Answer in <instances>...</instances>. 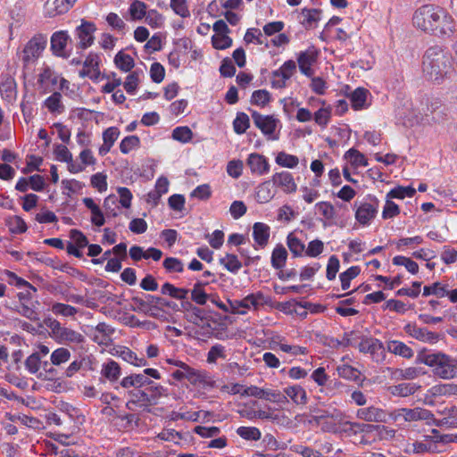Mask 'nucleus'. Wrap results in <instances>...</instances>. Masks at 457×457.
<instances>
[{
  "mask_svg": "<svg viewBox=\"0 0 457 457\" xmlns=\"http://www.w3.org/2000/svg\"><path fill=\"white\" fill-rule=\"evenodd\" d=\"M270 303V298L266 296L262 292L246 295L242 300L228 301L230 306V312L234 314H245L247 310H258L261 306L268 305Z\"/></svg>",
  "mask_w": 457,
  "mask_h": 457,
  "instance_id": "5",
  "label": "nucleus"
},
{
  "mask_svg": "<svg viewBox=\"0 0 457 457\" xmlns=\"http://www.w3.org/2000/svg\"><path fill=\"white\" fill-rule=\"evenodd\" d=\"M126 395L129 398L126 403L127 409L133 410L134 407H138L149 410L151 406L158 404L162 397L168 395V389L154 382L144 387L127 391Z\"/></svg>",
  "mask_w": 457,
  "mask_h": 457,
  "instance_id": "2",
  "label": "nucleus"
},
{
  "mask_svg": "<svg viewBox=\"0 0 457 457\" xmlns=\"http://www.w3.org/2000/svg\"><path fill=\"white\" fill-rule=\"evenodd\" d=\"M337 373L341 378L353 381L358 380L360 377V371L347 364L338 366Z\"/></svg>",
  "mask_w": 457,
  "mask_h": 457,
  "instance_id": "59",
  "label": "nucleus"
},
{
  "mask_svg": "<svg viewBox=\"0 0 457 457\" xmlns=\"http://www.w3.org/2000/svg\"><path fill=\"white\" fill-rule=\"evenodd\" d=\"M118 199L115 195H112L107 196L104 201V208L108 217H116L119 214V206L117 205Z\"/></svg>",
  "mask_w": 457,
  "mask_h": 457,
  "instance_id": "64",
  "label": "nucleus"
},
{
  "mask_svg": "<svg viewBox=\"0 0 457 457\" xmlns=\"http://www.w3.org/2000/svg\"><path fill=\"white\" fill-rule=\"evenodd\" d=\"M145 21L153 29H160L164 24V17L155 9L147 11Z\"/></svg>",
  "mask_w": 457,
  "mask_h": 457,
  "instance_id": "51",
  "label": "nucleus"
},
{
  "mask_svg": "<svg viewBox=\"0 0 457 457\" xmlns=\"http://www.w3.org/2000/svg\"><path fill=\"white\" fill-rule=\"evenodd\" d=\"M112 81H110V76H107V81L104 86H138L145 78V71L142 69H136L127 76L124 83H122L120 78L117 79L114 73H112Z\"/></svg>",
  "mask_w": 457,
  "mask_h": 457,
  "instance_id": "23",
  "label": "nucleus"
},
{
  "mask_svg": "<svg viewBox=\"0 0 457 457\" xmlns=\"http://www.w3.org/2000/svg\"><path fill=\"white\" fill-rule=\"evenodd\" d=\"M171 137L176 141L187 144L192 140L193 132L187 126L177 127L172 130Z\"/></svg>",
  "mask_w": 457,
  "mask_h": 457,
  "instance_id": "48",
  "label": "nucleus"
},
{
  "mask_svg": "<svg viewBox=\"0 0 457 457\" xmlns=\"http://www.w3.org/2000/svg\"><path fill=\"white\" fill-rule=\"evenodd\" d=\"M100 56L96 53H89L83 62V68L79 71V76L82 78L88 77L94 83L100 82L108 75L101 74L99 70Z\"/></svg>",
  "mask_w": 457,
  "mask_h": 457,
  "instance_id": "12",
  "label": "nucleus"
},
{
  "mask_svg": "<svg viewBox=\"0 0 457 457\" xmlns=\"http://www.w3.org/2000/svg\"><path fill=\"white\" fill-rule=\"evenodd\" d=\"M272 180H266L261 183L255 191V198L259 204L269 203L275 195Z\"/></svg>",
  "mask_w": 457,
  "mask_h": 457,
  "instance_id": "30",
  "label": "nucleus"
},
{
  "mask_svg": "<svg viewBox=\"0 0 457 457\" xmlns=\"http://www.w3.org/2000/svg\"><path fill=\"white\" fill-rule=\"evenodd\" d=\"M118 355L125 361L137 367H144L147 361L144 357H138L133 351L128 347H122L118 351Z\"/></svg>",
  "mask_w": 457,
  "mask_h": 457,
  "instance_id": "38",
  "label": "nucleus"
},
{
  "mask_svg": "<svg viewBox=\"0 0 457 457\" xmlns=\"http://www.w3.org/2000/svg\"><path fill=\"white\" fill-rule=\"evenodd\" d=\"M37 83L40 86H65L68 80L49 66L45 65L37 74Z\"/></svg>",
  "mask_w": 457,
  "mask_h": 457,
  "instance_id": "19",
  "label": "nucleus"
},
{
  "mask_svg": "<svg viewBox=\"0 0 457 457\" xmlns=\"http://www.w3.org/2000/svg\"><path fill=\"white\" fill-rule=\"evenodd\" d=\"M283 394L286 395V398L289 397L297 405H305L308 402L305 389L299 385L285 387Z\"/></svg>",
  "mask_w": 457,
  "mask_h": 457,
  "instance_id": "29",
  "label": "nucleus"
},
{
  "mask_svg": "<svg viewBox=\"0 0 457 457\" xmlns=\"http://www.w3.org/2000/svg\"><path fill=\"white\" fill-rule=\"evenodd\" d=\"M215 282V278L212 281L197 280L191 290V300L196 304L204 305L209 299V295L204 291V287Z\"/></svg>",
  "mask_w": 457,
  "mask_h": 457,
  "instance_id": "27",
  "label": "nucleus"
},
{
  "mask_svg": "<svg viewBox=\"0 0 457 457\" xmlns=\"http://www.w3.org/2000/svg\"><path fill=\"white\" fill-rule=\"evenodd\" d=\"M162 266L168 273H182L184 271L183 262L176 257L165 258Z\"/></svg>",
  "mask_w": 457,
  "mask_h": 457,
  "instance_id": "49",
  "label": "nucleus"
},
{
  "mask_svg": "<svg viewBox=\"0 0 457 457\" xmlns=\"http://www.w3.org/2000/svg\"><path fill=\"white\" fill-rule=\"evenodd\" d=\"M387 351L405 359H411L414 355L413 350L402 341L391 340L386 345Z\"/></svg>",
  "mask_w": 457,
  "mask_h": 457,
  "instance_id": "32",
  "label": "nucleus"
},
{
  "mask_svg": "<svg viewBox=\"0 0 457 457\" xmlns=\"http://www.w3.org/2000/svg\"><path fill=\"white\" fill-rule=\"evenodd\" d=\"M71 356V353L68 348L59 347L51 353L50 361L54 366H61L69 361Z\"/></svg>",
  "mask_w": 457,
  "mask_h": 457,
  "instance_id": "41",
  "label": "nucleus"
},
{
  "mask_svg": "<svg viewBox=\"0 0 457 457\" xmlns=\"http://www.w3.org/2000/svg\"><path fill=\"white\" fill-rule=\"evenodd\" d=\"M250 126V119L245 112H238L233 121L234 131L238 134H244Z\"/></svg>",
  "mask_w": 457,
  "mask_h": 457,
  "instance_id": "52",
  "label": "nucleus"
},
{
  "mask_svg": "<svg viewBox=\"0 0 457 457\" xmlns=\"http://www.w3.org/2000/svg\"><path fill=\"white\" fill-rule=\"evenodd\" d=\"M315 207L325 220H331L335 219L336 210L334 205L329 202H319L316 204Z\"/></svg>",
  "mask_w": 457,
  "mask_h": 457,
  "instance_id": "62",
  "label": "nucleus"
},
{
  "mask_svg": "<svg viewBox=\"0 0 457 457\" xmlns=\"http://www.w3.org/2000/svg\"><path fill=\"white\" fill-rule=\"evenodd\" d=\"M131 300L135 305L134 310L149 315H154V312L162 311L164 307H170L169 301L153 295H144L143 297L134 296Z\"/></svg>",
  "mask_w": 457,
  "mask_h": 457,
  "instance_id": "8",
  "label": "nucleus"
},
{
  "mask_svg": "<svg viewBox=\"0 0 457 457\" xmlns=\"http://www.w3.org/2000/svg\"><path fill=\"white\" fill-rule=\"evenodd\" d=\"M96 26L92 22L83 21L76 29V35L79 38V46L82 49L89 47L94 42V32Z\"/></svg>",
  "mask_w": 457,
  "mask_h": 457,
  "instance_id": "21",
  "label": "nucleus"
},
{
  "mask_svg": "<svg viewBox=\"0 0 457 457\" xmlns=\"http://www.w3.org/2000/svg\"><path fill=\"white\" fill-rule=\"evenodd\" d=\"M244 40L246 44L254 43L256 45L268 46L267 39L263 37L262 31L259 29L252 28L248 29L245 34Z\"/></svg>",
  "mask_w": 457,
  "mask_h": 457,
  "instance_id": "50",
  "label": "nucleus"
},
{
  "mask_svg": "<svg viewBox=\"0 0 457 457\" xmlns=\"http://www.w3.org/2000/svg\"><path fill=\"white\" fill-rule=\"evenodd\" d=\"M320 12L319 9L303 8L300 14V23L306 29L315 26L320 19Z\"/></svg>",
  "mask_w": 457,
  "mask_h": 457,
  "instance_id": "34",
  "label": "nucleus"
},
{
  "mask_svg": "<svg viewBox=\"0 0 457 457\" xmlns=\"http://www.w3.org/2000/svg\"><path fill=\"white\" fill-rule=\"evenodd\" d=\"M392 262L394 265L404 266L406 270L411 274H416L419 271L418 263L412 261L411 258L397 255L393 258Z\"/></svg>",
  "mask_w": 457,
  "mask_h": 457,
  "instance_id": "54",
  "label": "nucleus"
},
{
  "mask_svg": "<svg viewBox=\"0 0 457 457\" xmlns=\"http://www.w3.org/2000/svg\"><path fill=\"white\" fill-rule=\"evenodd\" d=\"M370 96V91L366 87H356L350 95L349 98L354 110L362 109Z\"/></svg>",
  "mask_w": 457,
  "mask_h": 457,
  "instance_id": "33",
  "label": "nucleus"
},
{
  "mask_svg": "<svg viewBox=\"0 0 457 457\" xmlns=\"http://www.w3.org/2000/svg\"><path fill=\"white\" fill-rule=\"evenodd\" d=\"M415 193L416 189L412 187H396L387 193L386 198L403 199L406 196L412 197Z\"/></svg>",
  "mask_w": 457,
  "mask_h": 457,
  "instance_id": "53",
  "label": "nucleus"
},
{
  "mask_svg": "<svg viewBox=\"0 0 457 457\" xmlns=\"http://www.w3.org/2000/svg\"><path fill=\"white\" fill-rule=\"evenodd\" d=\"M77 0H54V10L49 12L51 16L62 14L67 12L75 4Z\"/></svg>",
  "mask_w": 457,
  "mask_h": 457,
  "instance_id": "58",
  "label": "nucleus"
},
{
  "mask_svg": "<svg viewBox=\"0 0 457 457\" xmlns=\"http://www.w3.org/2000/svg\"><path fill=\"white\" fill-rule=\"evenodd\" d=\"M389 416L395 422H412L418 420H425L428 425H431V420H433V413L430 411L420 407H416L413 409H397L392 411Z\"/></svg>",
  "mask_w": 457,
  "mask_h": 457,
  "instance_id": "7",
  "label": "nucleus"
},
{
  "mask_svg": "<svg viewBox=\"0 0 457 457\" xmlns=\"http://www.w3.org/2000/svg\"><path fill=\"white\" fill-rule=\"evenodd\" d=\"M404 332L410 337L429 344H435L439 340V334L429 331L426 328H420L415 323H408L403 328Z\"/></svg>",
  "mask_w": 457,
  "mask_h": 457,
  "instance_id": "15",
  "label": "nucleus"
},
{
  "mask_svg": "<svg viewBox=\"0 0 457 457\" xmlns=\"http://www.w3.org/2000/svg\"><path fill=\"white\" fill-rule=\"evenodd\" d=\"M346 427L344 430L348 436H359L364 435L369 436L372 433L377 432L378 426L369 424V423H361V422H352L346 421L345 423Z\"/></svg>",
  "mask_w": 457,
  "mask_h": 457,
  "instance_id": "25",
  "label": "nucleus"
},
{
  "mask_svg": "<svg viewBox=\"0 0 457 457\" xmlns=\"http://www.w3.org/2000/svg\"><path fill=\"white\" fill-rule=\"evenodd\" d=\"M212 44L215 49L224 50L232 46V38L228 34L213 35Z\"/></svg>",
  "mask_w": 457,
  "mask_h": 457,
  "instance_id": "63",
  "label": "nucleus"
},
{
  "mask_svg": "<svg viewBox=\"0 0 457 457\" xmlns=\"http://www.w3.org/2000/svg\"><path fill=\"white\" fill-rule=\"evenodd\" d=\"M24 364L29 374L37 375L41 368L42 361L37 354L31 353L26 358Z\"/></svg>",
  "mask_w": 457,
  "mask_h": 457,
  "instance_id": "60",
  "label": "nucleus"
},
{
  "mask_svg": "<svg viewBox=\"0 0 457 457\" xmlns=\"http://www.w3.org/2000/svg\"><path fill=\"white\" fill-rule=\"evenodd\" d=\"M297 71L294 60L286 61L278 70L272 71V86H284Z\"/></svg>",
  "mask_w": 457,
  "mask_h": 457,
  "instance_id": "16",
  "label": "nucleus"
},
{
  "mask_svg": "<svg viewBox=\"0 0 457 457\" xmlns=\"http://www.w3.org/2000/svg\"><path fill=\"white\" fill-rule=\"evenodd\" d=\"M251 116L254 125L267 137L269 140L278 139V135L275 133L279 120L273 115H262L256 111L251 112Z\"/></svg>",
  "mask_w": 457,
  "mask_h": 457,
  "instance_id": "10",
  "label": "nucleus"
},
{
  "mask_svg": "<svg viewBox=\"0 0 457 457\" xmlns=\"http://www.w3.org/2000/svg\"><path fill=\"white\" fill-rule=\"evenodd\" d=\"M55 341L64 345H79L85 342V337L71 328L64 327Z\"/></svg>",
  "mask_w": 457,
  "mask_h": 457,
  "instance_id": "31",
  "label": "nucleus"
},
{
  "mask_svg": "<svg viewBox=\"0 0 457 457\" xmlns=\"http://www.w3.org/2000/svg\"><path fill=\"white\" fill-rule=\"evenodd\" d=\"M436 10H439V6L433 4H424L420 7L412 17L414 26L425 32L432 33L436 21L440 17Z\"/></svg>",
  "mask_w": 457,
  "mask_h": 457,
  "instance_id": "6",
  "label": "nucleus"
},
{
  "mask_svg": "<svg viewBox=\"0 0 457 457\" xmlns=\"http://www.w3.org/2000/svg\"><path fill=\"white\" fill-rule=\"evenodd\" d=\"M419 359L431 367L433 373L441 378L450 379L457 375V360L443 353H423Z\"/></svg>",
  "mask_w": 457,
  "mask_h": 457,
  "instance_id": "3",
  "label": "nucleus"
},
{
  "mask_svg": "<svg viewBox=\"0 0 457 457\" xmlns=\"http://www.w3.org/2000/svg\"><path fill=\"white\" fill-rule=\"evenodd\" d=\"M47 37L38 33L33 36L24 46L23 49L18 53V57L22 63L23 76L26 79L42 55L46 47Z\"/></svg>",
  "mask_w": 457,
  "mask_h": 457,
  "instance_id": "4",
  "label": "nucleus"
},
{
  "mask_svg": "<svg viewBox=\"0 0 457 457\" xmlns=\"http://www.w3.org/2000/svg\"><path fill=\"white\" fill-rule=\"evenodd\" d=\"M379 201L375 196L369 195L355 211V219L362 226H368L376 217Z\"/></svg>",
  "mask_w": 457,
  "mask_h": 457,
  "instance_id": "11",
  "label": "nucleus"
},
{
  "mask_svg": "<svg viewBox=\"0 0 457 457\" xmlns=\"http://www.w3.org/2000/svg\"><path fill=\"white\" fill-rule=\"evenodd\" d=\"M313 119L319 126L326 128L331 119V107L320 108L314 112Z\"/></svg>",
  "mask_w": 457,
  "mask_h": 457,
  "instance_id": "57",
  "label": "nucleus"
},
{
  "mask_svg": "<svg viewBox=\"0 0 457 457\" xmlns=\"http://www.w3.org/2000/svg\"><path fill=\"white\" fill-rule=\"evenodd\" d=\"M113 62L116 67L124 72L130 71L135 66L134 59L123 50L116 54Z\"/></svg>",
  "mask_w": 457,
  "mask_h": 457,
  "instance_id": "37",
  "label": "nucleus"
},
{
  "mask_svg": "<svg viewBox=\"0 0 457 457\" xmlns=\"http://www.w3.org/2000/svg\"><path fill=\"white\" fill-rule=\"evenodd\" d=\"M436 11L439 12L440 17L436 21L431 34L447 37H452L455 30V23L453 17L441 7Z\"/></svg>",
  "mask_w": 457,
  "mask_h": 457,
  "instance_id": "14",
  "label": "nucleus"
},
{
  "mask_svg": "<svg viewBox=\"0 0 457 457\" xmlns=\"http://www.w3.org/2000/svg\"><path fill=\"white\" fill-rule=\"evenodd\" d=\"M420 386L415 383H401L389 387V391L393 395L406 397L415 394Z\"/></svg>",
  "mask_w": 457,
  "mask_h": 457,
  "instance_id": "35",
  "label": "nucleus"
},
{
  "mask_svg": "<svg viewBox=\"0 0 457 457\" xmlns=\"http://www.w3.org/2000/svg\"><path fill=\"white\" fill-rule=\"evenodd\" d=\"M71 40L67 31L60 30L54 32L51 37L50 47L55 56L68 58L70 51L66 49L68 41Z\"/></svg>",
  "mask_w": 457,
  "mask_h": 457,
  "instance_id": "17",
  "label": "nucleus"
},
{
  "mask_svg": "<svg viewBox=\"0 0 457 457\" xmlns=\"http://www.w3.org/2000/svg\"><path fill=\"white\" fill-rule=\"evenodd\" d=\"M154 383L145 373H132L129 376L124 377L118 386L114 388L118 390L120 387L126 389L127 391L138 389Z\"/></svg>",
  "mask_w": 457,
  "mask_h": 457,
  "instance_id": "18",
  "label": "nucleus"
},
{
  "mask_svg": "<svg viewBox=\"0 0 457 457\" xmlns=\"http://www.w3.org/2000/svg\"><path fill=\"white\" fill-rule=\"evenodd\" d=\"M287 251L285 246L278 244L275 246L271 253V265L276 270H281L287 262Z\"/></svg>",
  "mask_w": 457,
  "mask_h": 457,
  "instance_id": "36",
  "label": "nucleus"
},
{
  "mask_svg": "<svg viewBox=\"0 0 457 457\" xmlns=\"http://www.w3.org/2000/svg\"><path fill=\"white\" fill-rule=\"evenodd\" d=\"M270 228L265 223L256 222L253 227V237L260 248H264L269 242Z\"/></svg>",
  "mask_w": 457,
  "mask_h": 457,
  "instance_id": "26",
  "label": "nucleus"
},
{
  "mask_svg": "<svg viewBox=\"0 0 457 457\" xmlns=\"http://www.w3.org/2000/svg\"><path fill=\"white\" fill-rule=\"evenodd\" d=\"M62 95L60 93H54L45 101V105L50 112L62 113L64 111V106L61 101Z\"/></svg>",
  "mask_w": 457,
  "mask_h": 457,
  "instance_id": "46",
  "label": "nucleus"
},
{
  "mask_svg": "<svg viewBox=\"0 0 457 457\" xmlns=\"http://www.w3.org/2000/svg\"><path fill=\"white\" fill-rule=\"evenodd\" d=\"M422 71L427 80L441 84L452 73V57L438 45L429 46L422 56Z\"/></svg>",
  "mask_w": 457,
  "mask_h": 457,
  "instance_id": "1",
  "label": "nucleus"
},
{
  "mask_svg": "<svg viewBox=\"0 0 457 457\" xmlns=\"http://www.w3.org/2000/svg\"><path fill=\"white\" fill-rule=\"evenodd\" d=\"M237 434L245 440L257 441L261 438V431L255 427H239Z\"/></svg>",
  "mask_w": 457,
  "mask_h": 457,
  "instance_id": "55",
  "label": "nucleus"
},
{
  "mask_svg": "<svg viewBox=\"0 0 457 457\" xmlns=\"http://www.w3.org/2000/svg\"><path fill=\"white\" fill-rule=\"evenodd\" d=\"M387 416L385 410L375 406L361 408L356 412V417L366 422H386Z\"/></svg>",
  "mask_w": 457,
  "mask_h": 457,
  "instance_id": "20",
  "label": "nucleus"
},
{
  "mask_svg": "<svg viewBox=\"0 0 457 457\" xmlns=\"http://www.w3.org/2000/svg\"><path fill=\"white\" fill-rule=\"evenodd\" d=\"M246 163L252 173L257 175H264L270 170V163L268 159L260 154L253 153L248 155Z\"/></svg>",
  "mask_w": 457,
  "mask_h": 457,
  "instance_id": "22",
  "label": "nucleus"
},
{
  "mask_svg": "<svg viewBox=\"0 0 457 457\" xmlns=\"http://www.w3.org/2000/svg\"><path fill=\"white\" fill-rule=\"evenodd\" d=\"M275 162L278 165L281 167L293 169L298 165L299 159L295 155L289 154L282 151L277 154Z\"/></svg>",
  "mask_w": 457,
  "mask_h": 457,
  "instance_id": "44",
  "label": "nucleus"
},
{
  "mask_svg": "<svg viewBox=\"0 0 457 457\" xmlns=\"http://www.w3.org/2000/svg\"><path fill=\"white\" fill-rule=\"evenodd\" d=\"M287 245L294 257L303 256L305 252V245L294 233L287 235Z\"/></svg>",
  "mask_w": 457,
  "mask_h": 457,
  "instance_id": "40",
  "label": "nucleus"
},
{
  "mask_svg": "<svg viewBox=\"0 0 457 457\" xmlns=\"http://www.w3.org/2000/svg\"><path fill=\"white\" fill-rule=\"evenodd\" d=\"M220 263L231 273H237L242 268V263L237 256L233 253H227L224 257L220 259Z\"/></svg>",
  "mask_w": 457,
  "mask_h": 457,
  "instance_id": "43",
  "label": "nucleus"
},
{
  "mask_svg": "<svg viewBox=\"0 0 457 457\" xmlns=\"http://www.w3.org/2000/svg\"><path fill=\"white\" fill-rule=\"evenodd\" d=\"M272 183L287 193L290 194L296 191L297 186L293 175L288 171L277 172L272 176Z\"/></svg>",
  "mask_w": 457,
  "mask_h": 457,
  "instance_id": "24",
  "label": "nucleus"
},
{
  "mask_svg": "<svg viewBox=\"0 0 457 457\" xmlns=\"http://www.w3.org/2000/svg\"><path fill=\"white\" fill-rule=\"evenodd\" d=\"M361 272L358 266H351L345 271L339 275L342 290H347L350 287L351 281L355 278Z\"/></svg>",
  "mask_w": 457,
  "mask_h": 457,
  "instance_id": "45",
  "label": "nucleus"
},
{
  "mask_svg": "<svg viewBox=\"0 0 457 457\" xmlns=\"http://www.w3.org/2000/svg\"><path fill=\"white\" fill-rule=\"evenodd\" d=\"M17 312L29 320L36 321L39 320L38 313L35 310V307L29 305V303H20L17 306Z\"/></svg>",
  "mask_w": 457,
  "mask_h": 457,
  "instance_id": "61",
  "label": "nucleus"
},
{
  "mask_svg": "<svg viewBox=\"0 0 457 457\" xmlns=\"http://www.w3.org/2000/svg\"><path fill=\"white\" fill-rule=\"evenodd\" d=\"M319 54V50L313 46L297 54L296 65H298L302 74H303L307 78L312 79L314 77L315 66L318 62Z\"/></svg>",
  "mask_w": 457,
  "mask_h": 457,
  "instance_id": "9",
  "label": "nucleus"
},
{
  "mask_svg": "<svg viewBox=\"0 0 457 457\" xmlns=\"http://www.w3.org/2000/svg\"><path fill=\"white\" fill-rule=\"evenodd\" d=\"M140 139L137 136L132 135L125 137L120 143V150L122 154H127L133 149L138 147Z\"/></svg>",
  "mask_w": 457,
  "mask_h": 457,
  "instance_id": "56",
  "label": "nucleus"
},
{
  "mask_svg": "<svg viewBox=\"0 0 457 457\" xmlns=\"http://www.w3.org/2000/svg\"><path fill=\"white\" fill-rule=\"evenodd\" d=\"M101 376L110 383L117 382L121 376V369L118 362L113 360H108L102 365Z\"/></svg>",
  "mask_w": 457,
  "mask_h": 457,
  "instance_id": "28",
  "label": "nucleus"
},
{
  "mask_svg": "<svg viewBox=\"0 0 457 457\" xmlns=\"http://www.w3.org/2000/svg\"><path fill=\"white\" fill-rule=\"evenodd\" d=\"M5 225L12 234H21L27 230L24 220L17 215L10 216L5 220Z\"/></svg>",
  "mask_w": 457,
  "mask_h": 457,
  "instance_id": "42",
  "label": "nucleus"
},
{
  "mask_svg": "<svg viewBox=\"0 0 457 457\" xmlns=\"http://www.w3.org/2000/svg\"><path fill=\"white\" fill-rule=\"evenodd\" d=\"M51 312L56 316L73 317L78 313V309L69 304L54 303Z\"/></svg>",
  "mask_w": 457,
  "mask_h": 457,
  "instance_id": "47",
  "label": "nucleus"
},
{
  "mask_svg": "<svg viewBox=\"0 0 457 457\" xmlns=\"http://www.w3.org/2000/svg\"><path fill=\"white\" fill-rule=\"evenodd\" d=\"M358 349L361 353L370 354L377 362L382 361L386 357L383 343L375 337H363L358 345Z\"/></svg>",
  "mask_w": 457,
  "mask_h": 457,
  "instance_id": "13",
  "label": "nucleus"
},
{
  "mask_svg": "<svg viewBox=\"0 0 457 457\" xmlns=\"http://www.w3.org/2000/svg\"><path fill=\"white\" fill-rule=\"evenodd\" d=\"M129 13L132 21H141L147 13V4L140 0H132Z\"/></svg>",
  "mask_w": 457,
  "mask_h": 457,
  "instance_id": "39",
  "label": "nucleus"
}]
</instances>
